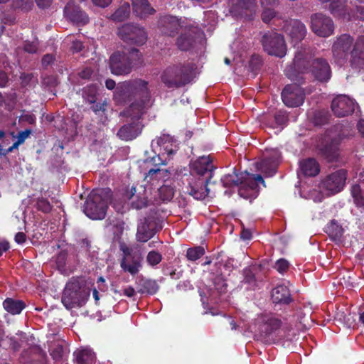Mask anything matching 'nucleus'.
<instances>
[{
  "instance_id": "obj_10",
  "label": "nucleus",
  "mask_w": 364,
  "mask_h": 364,
  "mask_svg": "<svg viewBox=\"0 0 364 364\" xmlns=\"http://www.w3.org/2000/svg\"><path fill=\"white\" fill-rule=\"evenodd\" d=\"M264 50L269 55L282 58L286 55L287 47L283 36L273 31L265 33L261 40Z\"/></svg>"
},
{
  "instance_id": "obj_54",
  "label": "nucleus",
  "mask_w": 364,
  "mask_h": 364,
  "mask_svg": "<svg viewBox=\"0 0 364 364\" xmlns=\"http://www.w3.org/2000/svg\"><path fill=\"white\" fill-rule=\"evenodd\" d=\"M244 179L247 180L250 184L252 181H255V183L258 185V183H261L264 186H265V182L260 174H250L247 171L243 172Z\"/></svg>"
},
{
  "instance_id": "obj_50",
  "label": "nucleus",
  "mask_w": 364,
  "mask_h": 364,
  "mask_svg": "<svg viewBox=\"0 0 364 364\" xmlns=\"http://www.w3.org/2000/svg\"><path fill=\"white\" fill-rule=\"evenodd\" d=\"M67 258L68 252L66 251L62 250L57 255L55 258V264L59 271H65Z\"/></svg>"
},
{
  "instance_id": "obj_25",
  "label": "nucleus",
  "mask_w": 364,
  "mask_h": 364,
  "mask_svg": "<svg viewBox=\"0 0 364 364\" xmlns=\"http://www.w3.org/2000/svg\"><path fill=\"white\" fill-rule=\"evenodd\" d=\"M141 191L137 193L136 188L132 186L129 191L126 193V197L129 200L131 208L136 210H141L149 205V200L146 196V190L141 186Z\"/></svg>"
},
{
  "instance_id": "obj_53",
  "label": "nucleus",
  "mask_w": 364,
  "mask_h": 364,
  "mask_svg": "<svg viewBox=\"0 0 364 364\" xmlns=\"http://www.w3.org/2000/svg\"><path fill=\"white\" fill-rule=\"evenodd\" d=\"M275 123L277 126H282L287 124L289 121L288 113L285 110H279L274 115Z\"/></svg>"
},
{
  "instance_id": "obj_45",
  "label": "nucleus",
  "mask_w": 364,
  "mask_h": 364,
  "mask_svg": "<svg viewBox=\"0 0 364 364\" xmlns=\"http://www.w3.org/2000/svg\"><path fill=\"white\" fill-rule=\"evenodd\" d=\"M205 254V249L202 246H196L188 248L186 252V258L188 261L195 262Z\"/></svg>"
},
{
  "instance_id": "obj_51",
  "label": "nucleus",
  "mask_w": 364,
  "mask_h": 364,
  "mask_svg": "<svg viewBox=\"0 0 364 364\" xmlns=\"http://www.w3.org/2000/svg\"><path fill=\"white\" fill-rule=\"evenodd\" d=\"M162 260V255L157 251H150L146 257V261L151 266H156L159 264Z\"/></svg>"
},
{
  "instance_id": "obj_5",
  "label": "nucleus",
  "mask_w": 364,
  "mask_h": 364,
  "mask_svg": "<svg viewBox=\"0 0 364 364\" xmlns=\"http://www.w3.org/2000/svg\"><path fill=\"white\" fill-rule=\"evenodd\" d=\"M111 196L112 192L109 188L92 191L85 202L83 212L92 220L104 219Z\"/></svg>"
},
{
  "instance_id": "obj_63",
  "label": "nucleus",
  "mask_w": 364,
  "mask_h": 364,
  "mask_svg": "<svg viewBox=\"0 0 364 364\" xmlns=\"http://www.w3.org/2000/svg\"><path fill=\"white\" fill-rule=\"evenodd\" d=\"M353 16L357 19L364 21V6H357Z\"/></svg>"
},
{
  "instance_id": "obj_13",
  "label": "nucleus",
  "mask_w": 364,
  "mask_h": 364,
  "mask_svg": "<svg viewBox=\"0 0 364 364\" xmlns=\"http://www.w3.org/2000/svg\"><path fill=\"white\" fill-rule=\"evenodd\" d=\"M151 92L141 95L138 99L134 100L130 105L123 111V114L127 117H130L135 122L142 119L151 107Z\"/></svg>"
},
{
  "instance_id": "obj_48",
  "label": "nucleus",
  "mask_w": 364,
  "mask_h": 364,
  "mask_svg": "<svg viewBox=\"0 0 364 364\" xmlns=\"http://www.w3.org/2000/svg\"><path fill=\"white\" fill-rule=\"evenodd\" d=\"M159 195L163 201H170L174 196V189L173 187L164 185L159 188Z\"/></svg>"
},
{
  "instance_id": "obj_27",
  "label": "nucleus",
  "mask_w": 364,
  "mask_h": 364,
  "mask_svg": "<svg viewBox=\"0 0 364 364\" xmlns=\"http://www.w3.org/2000/svg\"><path fill=\"white\" fill-rule=\"evenodd\" d=\"M299 170L306 177H314L320 173V164L314 158H306L299 161Z\"/></svg>"
},
{
  "instance_id": "obj_38",
  "label": "nucleus",
  "mask_w": 364,
  "mask_h": 364,
  "mask_svg": "<svg viewBox=\"0 0 364 364\" xmlns=\"http://www.w3.org/2000/svg\"><path fill=\"white\" fill-rule=\"evenodd\" d=\"M244 178L243 173L237 174L235 171H233L231 173L224 175L221 178L220 182L223 187L230 188L232 186H237Z\"/></svg>"
},
{
  "instance_id": "obj_11",
  "label": "nucleus",
  "mask_w": 364,
  "mask_h": 364,
  "mask_svg": "<svg viewBox=\"0 0 364 364\" xmlns=\"http://www.w3.org/2000/svg\"><path fill=\"white\" fill-rule=\"evenodd\" d=\"M257 0H228L229 11L235 18L253 20L256 12Z\"/></svg>"
},
{
  "instance_id": "obj_61",
  "label": "nucleus",
  "mask_w": 364,
  "mask_h": 364,
  "mask_svg": "<svg viewBox=\"0 0 364 364\" xmlns=\"http://www.w3.org/2000/svg\"><path fill=\"white\" fill-rule=\"evenodd\" d=\"M92 69L87 67L79 72L78 75L82 79L89 80L92 77Z\"/></svg>"
},
{
  "instance_id": "obj_8",
  "label": "nucleus",
  "mask_w": 364,
  "mask_h": 364,
  "mask_svg": "<svg viewBox=\"0 0 364 364\" xmlns=\"http://www.w3.org/2000/svg\"><path fill=\"white\" fill-rule=\"evenodd\" d=\"M282 320L275 314L263 315L259 326V334L262 342L267 344L277 343L282 340L281 335Z\"/></svg>"
},
{
  "instance_id": "obj_20",
  "label": "nucleus",
  "mask_w": 364,
  "mask_h": 364,
  "mask_svg": "<svg viewBox=\"0 0 364 364\" xmlns=\"http://www.w3.org/2000/svg\"><path fill=\"white\" fill-rule=\"evenodd\" d=\"M161 228L156 218L151 215L147 216L138 227L136 239L139 242H146L152 238Z\"/></svg>"
},
{
  "instance_id": "obj_6",
  "label": "nucleus",
  "mask_w": 364,
  "mask_h": 364,
  "mask_svg": "<svg viewBox=\"0 0 364 364\" xmlns=\"http://www.w3.org/2000/svg\"><path fill=\"white\" fill-rule=\"evenodd\" d=\"M148 82L142 79H134L119 82L114 92V100L124 105L140 97L149 92Z\"/></svg>"
},
{
  "instance_id": "obj_55",
  "label": "nucleus",
  "mask_w": 364,
  "mask_h": 364,
  "mask_svg": "<svg viewBox=\"0 0 364 364\" xmlns=\"http://www.w3.org/2000/svg\"><path fill=\"white\" fill-rule=\"evenodd\" d=\"M274 267L278 272L283 274L288 270L289 263L287 259L282 258L276 262Z\"/></svg>"
},
{
  "instance_id": "obj_64",
  "label": "nucleus",
  "mask_w": 364,
  "mask_h": 364,
  "mask_svg": "<svg viewBox=\"0 0 364 364\" xmlns=\"http://www.w3.org/2000/svg\"><path fill=\"white\" fill-rule=\"evenodd\" d=\"M9 82V77L6 72L0 70V88L7 86Z\"/></svg>"
},
{
  "instance_id": "obj_57",
  "label": "nucleus",
  "mask_w": 364,
  "mask_h": 364,
  "mask_svg": "<svg viewBox=\"0 0 364 364\" xmlns=\"http://www.w3.org/2000/svg\"><path fill=\"white\" fill-rule=\"evenodd\" d=\"M276 16V12L272 9H264L261 15L262 20L265 23H269Z\"/></svg>"
},
{
  "instance_id": "obj_42",
  "label": "nucleus",
  "mask_w": 364,
  "mask_h": 364,
  "mask_svg": "<svg viewBox=\"0 0 364 364\" xmlns=\"http://www.w3.org/2000/svg\"><path fill=\"white\" fill-rule=\"evenodd\" d=\"M173 139L170 135L164 134L156 139V144L159 146L164 149V151L168 155L175 154V151L171 148Z\"/></svg>"
},
{
  "instance_id": "obj_59",
  "label": "nucleus",
  "mask_w": 364,
  "mask_h": 364,
  "mask_svg": "<svg viewBox=\"0 0 364 364\" xmlns=\"http://www.w3.org/2000/svg\"><path fill=\"white\" fill-rule=\"evenodd\" d=\"M34 76L32 73H22L20 75L21 84L23 87L30 85Z\"/></svg>"
},
{
  "instance_id": "obj_39",
  "label": "nucleus",
  "mask_w": 364,
  "mask_h": 364,
  "mask_svg": "<svg viewBox=\"0 0 364 364\" xmlns=\"http://www.w3.org/2000/svg\"><path fill=\"white\" fill-rule=\"evenodd\" d=\"M350 193L355 205L358 208H364V183L353 184L351 186Z\"/></svg>"
},
{
  "instance_id": "obj_3",
  "label": "nucleus",
  "mask_w": 364,
  "mask_h": 364,
  "mask_svg": "<svg viewBox=\"0 0 364 364\" xmlns=\"http://www.w3.org/2000/svg\"><path fill=\"white\" fill-rule=\"evenodd\" d=\"M90 295V289L85 280L79 277H73L66 283L61 301L64 306L70 310L75 307H82L87 301Z\"/></svg>"
},
{
  "instance_id": "obj_18",
  "label": "nucleus",
  "mask_w": 364,
  "mask_h": 364,
  "mask_svg": "<svg viewBox=\"0 0 364 364\" xmlns=\"http://www.w3.org/2000/svg\"><path fill=\"white\" fill-rule=\"evenodd\" d=\"M320 156L328 163L337 162L341 165L347 163V159L341 154L339 143L335 139L322 145L318 149Z\"/></svg>"
},
{
  "instance_id": "obj_31",
  "label": "nucleus",
  "mask_w": 364,
  "mask_h": 364,
  "mask_svg": "<svg viewBox=\"0 0 364 364\" xmlns=\"http://www.w3.org/2000/svg\"><path fill=\"white\" fill-rule=\"evenodd\" d=\"M273 303L278 304H289L292 301L289 288L284 285H277L272 291Z\"/></svg>"
},
{
  "instance_id": "obj_58",
  "label": "nucleus",
  "mask_w": 364,
  "mask_h": 364,
  "mask_svg": "<svg viewBox=\"0 0 364 364\" xmlns=\"http://www.w3.org/2000/svg\"><path fill=\"white\" fill-rule=\"evenodd\" d=\"M31 134V129H26L24 131H21L18 133L17 136L13 135V137H16V142L21 145L23 144L26 139L30 136ZM14 134V133H12Z\"/></svg>"
},
{
  "instance_id": "obj_44",
  "label": "nucleus",
  "mask_w": 364,
  "mask_h": 364,
  "mask_svg": "<svg viewBox=\"0 0 364 364\" xmlns=\"http://www.w3.org/2000/svg\"><path fill=\"white\" fill-rule=\"evenodd\" d=\"M330 113L324 109L316 111L314 114L312 121L316 126H322L329 122Z\"/></svg>"
},
{
  "instance_id": "obj_9",
  "label": "nucleus",
  "mask_w": 364,
  "mask_h": 364,
  "mask_svg": "<svg viewBox=\"0 0 364 364\" xmlns=\"http://www.w3.org/2000/svg\"><path fill=\"white\" fill-rule=\"evenodd\" d=\"M117 35L127 44L137 46L145 44L148 38L145 28L135 23L124 24L118 28Z\"/></svg>"
},
{
  "instance_id": "obj_34",
  "label": "nucleus",
  "mask_w": 364,
  "mask_h": 364,
  "mask_svg": "<svg viewBox=\"0 0 364 364\" xmlns=\"http://www.w3.org/2000/svg\"><path fill=\"white\" fill-rule=\"evenodd\" d=\"M77 364H95V354L90 348H77L73 353Z\"/></svg>"
},
{
  "instance_id": "obj_7",
  "label": "nucleus",
  "mask_w": 364,
  "mask_h": 364,
  "mask_svg": "<svg viewBox=\"0 0 364 364\" xmlns=\"http://www.w3.org/2000/svg\"><path fill=\"white\" fill-rule=\"evenodd\" d=\"M192 69L188 65L178 64L167 67L161 75V80L168 88H179L191 81Z\"/></svg>"
},
{
  "instance_id": "obj_32",
  "label": "nucleus",
  "mask_w": 364,
  "mask_h": 364,
  "mask_svg": "<svg viewBox=\"0 0 364 364\" xmlns=\"http://www.w3.org/2000/svg\"><path fill=\"white\" fill-rule=\"evenodd\" d=\"M136 290L139 294H147L154 295L157 293L159 289V285L154 279L145 277H139L136 282Z\"/></svg>"
},
{
  "instance_id": "obj_52",
  "label": "nucleus",
  "mask_w": 364,
  "mask_h": 364,
  "mask_svg": "<svg viewBox=\"0 0 364 364\" xmlns=\"http://www.w3.org/2000/svg\"><path fill=\"white\" fill-rule=\"evenodd\" d=\"M64 348L60 344L55 345L50 349V355L55 361L61 360L64 356Z\"/></svg>"
},
{
  "instance_id": "obj_14",
  "label": "nucleus",
  "mask_w": 364,
  "mask_h": 364,
  "mask_svg": "<svg viewBox=\"0 0 364 364\" xmlns=\"http://www.w3.org/2000/svg\"><path fill=\"white\" fill-rule=\"evenodd\" d=\"M348 177V170L346 168L338 169L328 174L322 181L323 188L331 194L341 192L346 186Z\"/></svg>"
},
{
  "instance_id": "obj_33",
  "label": "nucleus",
  "mask_w": 364,
  "mask_h": 364,
  "mask_svg": "<svg viewBox=\"0 0 364 364\" xmlns=\"http://www.w3.org/2000/svg\"><path fill=\"white\" fill-rule=\"evenodd\" d=\"M141 259L140 254L131 256L130 257H122L120 266L124 272H127L132 275H135L139 271Z\"/></svg>"
},
{
  "instance_id": "obj_23",
  "label": "nucleus",
  "mask_w": 364,
  "mask_h": 364,
  "mask_svg": "<svg viewBox=\"0 0 364 364\" xmlns=\"http://www.w3.org/2000/svg\"><path fill=\"white\" fill-rule=\"evenodd\" d=\"M65 16L72 22L85 25L89 22L86 13L77 5L74 0H70L64 9Z\"/></svg>"
},
{
  "instance_id": "obj_36",
  "label": "nucleus",
  "mask_w": 364,
  "mask_h": 364,
  "mask_svg": "<svg viewBox=\"0 0 364 364\" xmlns=\"http://www.w3.org/2000/svg\"><path fill=\"white\" fill-rule=\"evenodd\" d=\"M277 162L272 157L264 158L261 161L257 164L259 171L262 172L266 176H272L277 171Z\"/></svg>"
},
{
  "instance_id": "obj_24",
  "label": "nucleus",
  "mask_w": 364,
  "mask_h": 364,
  "mask_svg": "<svg viewBox=\"0 0 364 364\" xmlns=\"http://www.w3.org/2000/svg\"><path fill=\"white\" fill-rule=\"evenodd\" d=\"M258 267L255 265L246 267L242 269V280L240 282L242 286L248 291H255L259 288L261 279L257 277Z\"/></svg>"
},
{
  "instance_id": "obj_2",
  "label": "nucleus",
  "mask_w": 364,
  "mask_h": 364,
  "mask_svg": "<svg viewBox=\"0 0 364 364\" xmlns=\"http://www.w3.org/2000/svg\"><path fill=\"white\" fill-rule=\"evenodd\" d=\"M332 53L336 60H346L355 69L364 68V35L359 36L356 41L349 34H343L336 38L332 46Z\"/></svg>"
},
{
  "instance_id": "obj_15",
  "label": "nucleus",
  "mask_w": 364,
  "mask_h": 364,
  "mask_svg": "<svg viewBox=\"0 0 364 364\" xmlns=\"http://www.w3.org/2000/svg\"><path fill=\"white\" fill-rule=\"evenodd\" d=\"M311 28L312 31L320 37H328L333 34L334 24L332 19L321 13L311 16Z\"/></svg>"
},
{
  "instance_id": "obj_1",
  "label": "nucleus",
  "mask_w": 364,
  "mask_h": 364,
  "mask_svg": "<svg viewBox=\"0 0 364 364\" xmlns=\"http://www.w3.org/2000/svg\"><path fill=\"white\" fill-rule=\"evenodd\" d=\"M311 73L321 82H328L331 77V69L328 61L322 58L311 60L301 51L296 53L292 65L285 70L287 77L300 84L305 83L304 74Z\"/></svg>"
},
{
  "instance_id": "obj_40",
  "label": "nucleus",
  "mask_w": 364,
  "mask_h": 364,
  "mask_svg": "<svg viewBox=\"0 0 364 364\" xmlns=\"http://www.w3.org/2000/svg\"><path fill=\"white\" fill-rule=\"evenodd\" d=\"M98 95L97 87L96 85L90 84L83 87L82 90V96L84 100L89 104L96 102Z\"/></svg>"
},
{
  "instance_id": "obj_60",
  "label": "nucleus",
  "mask_w": 364,
  "mask_h": 364,
  "mask_svg": "<svg viewBox=\"0 0 364 364\" xmlns=\"http://www.w3.org/2000/svg\"><path fill=\"white\" fill-rule=\"evenodd\" d=\"M119 247L120 250L123 252V257H130L131 256L139 254L136 252H134L132 248L127 246L124 243L121 244Z\"/></svg>"
},
{
  "instance_id": "obj_47",
  "label": "nucleus",
  "mask_w": 364,
  "mask_h": 364,
  "mask_svg": "<svg viewBox=\"0 0 364 364\" xmlns=\"http://www.w3.org/2000/svg\"><path fill=\"white\" fill-rule=\"evenodd\" d=\"M263 65L262 57L258 54H253L249 61V69L255 75L261 69Z\"/></svg>"
},
{
  "instance_id": "obj_28",
  "label": "nucleus",
  "mask_w": 364,
  "mask_h": 364,
  "mask_svg": "<svg viewBox=\"0 0 364 364\" xmlns=\"http://www.w3.org/2000/svg\"><path fill=\"white\" fill-rule=\"evenodd\" d=\"M181 28L179 19L172 16H165L161 19V31L168 36H174Z\"/></svg>"
},
{
  "instance_id": "obj_35",
  "label": "nucleus",
  "mask_w": 364,
  "mask_h": 364,
  "mask_svg": "<svg viewBox=\"0 0 364 364\" xmlns=\"http://www.w3.org/2000/svg\"><path fill=\"white\" fill-rule=\"evenodd\" d=\"M4 309L12 315H17L26 308V303L22 300L6 298L3 301Z\"/></svg>"
},
{
  "instance_id": "obj_19",
  "label": "nucleus",
  "mask_w": 364,
  "mask_h": 364,
  "mask_svg": "<svg viewBox=\"0 0 364 364\" xmlns=\"http://www.w3.org/2000/svg\"><path fill=\"white\" fill-rule=\"evenodd\" d=\"M210 177H191L186 187V193L196 200H203L208 194L207 186L211 183Z\"/></svg>"
},
{
  "instance_id": "obj_43",
  "label": "nucleus",
  "mask_w": 364,
  "mask_h": 364,
  "mask_svg": "<svg viewBox=\"0 0 364 364\" xmlns=\"http://www.w3.org/2000/svg\"><path fill=\"white\" fill-rule=\"evenodd\" d=\"M329 9L335 17H342L346 14V3L343 0H334L331 2Z\"/></svg>"
},
{
  "instance_id": "obj_29",
  "label": "nucleus",
  "mask_w": 364,
  "mask_h": 364,
  "mask_svg": "<svg viewBox=\"0 0 364 364\" xmlns=\"http://www.w3.org/2000/svg\"><path fill=\"white\" fill-rule=\"evenodd\" d=\"M132 5L134 14L141 19H144L156 12L148 0H132Z\"/></svg>"
},
{
  "instance_id": "obj_49",
  "label": "nucleus",
  "mask_w": 364,
  "mask_h": 364,
  "mask_svg": "<svg viewBox=\"0 0 364 364\" xmlns=\"http://www.w3.org/2000/svg\"><path fill=\"white\" fill-rule=\"evenodd\" d=\"M36 208L38 210L44 213H49L53 209V205L50 203L48 199L44 198H38L36 202Z\"/></svg>"
},
{
  "instance_id": "obj_56",
  "label": "nucleus",
  "mask_w": 364,
  "mask_h": 364,
  "mask_svg": "<svg viewBox=\"0 0 364 364\" xmlns=\"http://www.w3.org/2000/svg\"><path fill=\"white\" fill-rule=\"evenodd\" d=\"M90 109L95 114H99L100 112H105L108 106L107 102L105 100L102 102H95L92 104Z\"/></svg>"
},
{
  "instance_id": "obj_21",
  "label": "nucleus",
  "mask_w": 364,
  "mask_h": 364,
  "mask_svg": "<svg viewBox=\"0 0 364 364\" xmlns=\"http://www.w3.org/2000/svg\"><path fill=\"white\" fill-rule=\"evenodd\" d=\"M282 29L291 38L294 46L301 42L306 34L305 25L301 21L296 19H290L284 21Z\"/></svg>"
},
{
  "instance_id": "obj_37",
  "label": "nucleus",
  "mask_w": 364,
  "mask_h": 364,
  "mask_svg": "<svg viewBox=\"0 0 364 364\" xmlns=\"http://www.w3.org/2000/svg\"><path fill=\"white\" fill-rule=\"evenodd\" d=\"M325 232L328 234L331 240L338 241L341 240L343 234V229L336 220H331L325 227Z\"/></svg>"
},
{
  "instance_id": "obj_46",
  "label": "nucleus",
  "mask_w": 364,
  "mask_h": 364,
  "mask_svg": "<svg viewBox=\"0 0 364 364\" xmlns=\"http://www.w3.org/2000/svg\"><path fill=\"white\" fill-rule=\"evenodd\" d=\"M9 0H0V4L6 3ZM12 7L14 9H19L25 11H30L33 6V0H12Z\"/></svg>"
},
{
  "instance_id": "obj_62",
  "label": "nucleus",
  "mask_w": 364,
  "mask_h": 364,
  "mask_svg": "<svg viewBox=\"0 0 364 364\" xmlns=\"http://www.w3.org/2000/svg\"><path fill=\"white\" fill-rule=\"evenodd\" d=\"M23 49L26 52L28 53H36L38 50V46L34 43H26L23 47Z\"/></svg>"
},
{
  "instance_id": "obj_4",
  "label": "nucleus",
  "mask_w": 364,
  "mask_h": 364,
  "mask_svg": "<svg viewBox=\"0 0 364 364\" xmlns=\"http://www.w3.org/2000/svg\"><path fill=\"white\" fill-rule=\"evenodd\" d=\"M143 63L142 54L137 48H131L129 52L115 51L109 58V68L112 74L117 76L127 75L134 67Z\"/></svg>"
},
{
  "instance_id": "obj_17",
  "label": "nucleus",
  "mask_w": 364,
  "mask_h": 364,
  "mask_svg": "<svg viewBox=\"0 0 364 364\" xmlns=\"http://www.w3.org/2000/svg\"><path fill=\"white\" fill-rule=\"evenodd\" d=\"M203 32L198 26H188L178 37L176 45L181 50L187 51L194 47L196 42L202 38Z\"/></svg>"
},
{
  "instance_id": "obj_22",
  "label": "nucleus",
  "mask_w": 364,
  "mask_h": 364,
  "mask_svg": "<svg viewBox=\"0 0 364 364\" xmlns=\"http://www.w3.org/2000/svg\"><path fill=\"white\" fill-rule=\"evenodd\" d=\"M215 168L216 167L213 163V158L210 155L200 156L191 163V171L201 178L208 173V177H210L211 179L213 172Z\"/></svg>"
},
{
  "instance_id": "obj_26",
  "label": "nucleus",
  "mask_w": 364,
  "mask_h": 364,
  "mask_svg": "<svg viewBox=\"0 0 364 364\" xmlns=\"http://www.w3.org/2000/svg\"><path fill=\"white\" fill-rule=\"evenodd\" d=\"M143 124L140 122H132L123 125L117 132V136L124 141L136 139L142 131Z\"/></svg>"
},
{
  "instance_id": "obj_41",
  "label": "nucleus",
  "mask_w": 364,
  "mask_h": 364,
  "mask_svg": "<svg viewBox=\"0 0 364 364\" xmlns=\"http://www.w3.org/2000/svg\"><path fill=\"white\" fill-rule=\"evenodd\" d=\"M130 14V5L127 2L122 4L111 16V18L116 22L126 20Z\"/></svg>"
},
{
  "instance_id": "obj_12",
  "label": "nucleus",
  "mask_w": 364,
  "mask_h": 364,
  "mask_svg": "<svg viewBox=\"0 0 364 364\" xmlns=\"http://www.w3.org/2000/svg\"><path fill=\"white\" fill-rule=\"evenodd\" d=\"M294 82L293 84L287 85L281 93L282 102L288 107H300L305 100L306 95L304 89L300 86L301 84Z\"/></svg>"
},
{
  "instance_id": "obj_30",
  "label": "nucleus",
  "mask_w": 364,
  "mask_h": 364,
  "mask_svg": "<svg viewBox=\"0 0 364 364\" xmlns=\"http://www.w3.org/2000/svg\"><path fill=\"white\" fill-rule=\"evenodd\" d=\"M240 185L238 194L240 197L252 202V200L258 196L259 186L255 183V181H252L251 184H250L247 180L242 179Z\"/></svg>"
},
{
  "instance_id": "obj_16",
  "label": "nucleus",
  "mask_w": 364,
  "mask_h": 364,
  "mask_svg": "<svg viewBox=\"0 0 364 364\" xmlns=\"http://www.w3.org/2000/svg\"><path fill=\"white\" fill-rule=\"evenodd\" d=\"M356 105V102L348 96L338 95L333 99L331 108L337 117H345L354 112Z\"/></svg>"
}]
</instances>
